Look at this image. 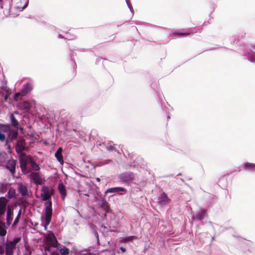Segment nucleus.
Here are the masks:
<instances>
[{
	"instance_id": "nucleus-1",
	"label": "nucleus",
	"mask_w": 255,
	"mask_h": 255,
	"mask_svg": "<svg viewBox=\"0 0 255 255\" xmlns=\"http://www.w3.org/2000/svg\"><path fill=\"white\" fill-rule=\"evenodd\" d=\"M0 130L7 133L6 139H8V142L13 141L18 137L17 130L12 129L8 124H0Z\"/></svg>"
},
{
	"instance_id": "nucleus-2",
	"label": "nucleus",
	"mask_w": 255,
	"mask_h": 255,
	"mask_svg": "<svg viewBox=\"0 0 255 255\" xmlns=\"http://www.w3.org/2000/svg\"><path fill=\"white\" fill-rule=\"evenodd\" d=\"M21 240L20 237H17L14 238L13 241H7L5 244V255H13V250Z\"/></svg>"
},
{
	"instance_id": "nucleus-3",
	"label": "nucleus",
	"mask_w": 255,
	"mask_h": 255,
	"mask_svg": "<svg viewBox=\"0 0 255 255\" xmlns=\"http://www.w3.org/2000/svg\"><path fill=\"white\" fill-rule=\"evenodd\" d=\"M46 204V206L45 207V223L44 224V229L45 230H47V226L50 224L52 215V202L49 201L47 203H45Z\"/></svg>"
},
{
	"instance_id": "nucleus-4",
	"label": "nucleus",
	"mask_w": 255,
	"mask_h": 255,
	"mask_svg": "<svg viewBox=\"0 0 255 255\" xmlns=\"http://www.w3.org/2000/svg\"><path fill=\"white\" fill-rule=\"evenodd\" d=\"M25 140L23 138H20L17 141L15 145V151L17 153H20L24 150H26Z\"/></svg>"
},
{
	"instance_id": "nucleus-5",
	"label": "nucleus",
	"mask_w": 255,
	"mask_h": 255,
	"mask_svg": "<svg viewBox=\"0 0 255 255\" xmlns=\"http://www.w3.org/2000/svg\"><path fill=\"white\" fill-rule=\"evenodd\" d=\"M53 190L52 189L51 191L48 187L43 186L41 189V196L42 197L44 201H48L49 202V199L51 198V194H53ZM47 203V202H46Z\"/></svg>"
},
{
	"instance_id": "nucleus-6",
	"label": "nucleus",
	"mask_w": 255,
	"mask_h": 255,
	"mask_svg": "<svg viewBox=\"0 0 255 255\" xmlns=\"http://www.w3.org/2000/svg\"><path fill=\"white\" fill-rule=\"evenodd\" d=\"M30 176L35 184L41 185L42 184V179L39 172H32Z\"/></svg>"
},
{
	"instance_id": "nucleus-7",
	"label": "nucleus",
	"mask_w": 255,
	"mask_h": 255,
	"mask_svg": "<svg viewBox=\"0 0 255 255\" xmlns=\"http://www.w3.org/2000/svg\"><path fill=\"white\" fill-rule=\"evenodd\" d=\"M16 161L13 159L8 160L6 164V168L8 169L11 175H14L15 173Z\"/></svg>"
},
{
	"instance_id": "nucleus-8",
	"label": "nucleus",
	"mask_w": 255,
	"mask_h": 255,
	"mask_svg": "<svg viewBox=\"0 0 255 255\" xmlns=\"http://www.w3.org/2000/svg\"><path fill=\"white\" fill-rule=\"evenodd\" d=\"M7 200L4 197H0V218L3 216L6 209Z\"/></svg>"
},
{
	"instance_id": "nucleus-9",
	"label": "nucleus",
	"mask_w": 255,
	"mask_h": 255,
	"mask_svg": "<svg viewBox=\"0 0 255 255\" xmlns=\"http://www.w3.org/2000/svg\"><path fill=\"white\" fill-rule=\"evenodd\" d=\"M119 193V194L120 195H124L127 192V190L123 187H113L108 188L106 191L107 193Z\"/></svg>"
},
{
	"instance_id": "nucleus-10",
	"label": "nucleus",
	"mask_w": 255,
	"mask_h": 255,
	"mask_svg": "<svg viewBox=\"0 0 255 255\" xmlns=\"http://www.w3.org/2000/svg\"><path fill=\"white\" fill-rule=\"evenodd\" d=\"M134 174L132 172H127L122 174L120 176L121 179L125 182L133 180L134 179Z\"/></svg>"
},
{
	"instance_id": "nucleus-11",
	"label": "nucleus",
	"mask_w": 255,
	"mask_h": 255,
	"mask_svg": "<svg viewBox=\"0 0 255 255\" xmlns=\"http://www.w3.org/2000/svg\"><path fill=\"white\" fill-rule=\"evenodd\" d=\"M46 241L50 244V246L55 248L57 247L58 242L53 233H49L46 237Z\"/></svg>"
},
{
	"instance_id": "nucleus-12",
	"label": "nucleus",
	"mask_w": 255,
	"mask_h": 255,
	"mask_svg": "<svg viewBox=\"0 0 255 255\" xmlns=\"http://www.w3.org/2000/svg\"><path fill=\"white\" fill-rule=\"evenodd\" d=\"M17 191L23 197L28 195V191L27 186L23 185L22 183H18Z\"/></svg>"
},
{
	"instance_id": "nucleus-13",
	"label": "nucleus",
	"mask_w": 255,
	"mask_h": 255,
	"mask_svg": "<svg viewBox=\"0 0 255 255\" xmlns=\"http://www.w3.org/2000/svg\"><path fill=\"white\" fill-rule=\"evenodd\" d=\"M58 189L59 191L60 195L62 196V199L64 200L65 197L67 195V192L65 186L62 183H60L58 184Z\"/></svg>"
},
{
	"instance_id": "nucleus-14",
	"label": "nucleus",
	"mask_w": 255,
	"mask_h": 255,
	"mask_svg": "<svg viewBox=\"0 0 255 255\" xmlns=\"http://www.w3.org/2000/svg\"><path fill=\"white\" fill-rule=\"evenodd\" d=\"M12 214H13V211L12 210L9 208L8 207L7 211H6V224L7 225L9 226L11 223V221L13 219L12 218Z\"/></svg>"
},
{
	"instance_id": "nucleus-15",
	"label": "nucleus",
	"mask_w": 255,
	"mask_h": 255,
	"mask_svg": "<svg viewBox=\"0 0 255 255\" xmlns=\"http://www.w3.org/2000/svg\"><path fill=\"white\" fill-rule=\"evenodd\" d=\"M62 147H59L57 150L56 151V152H55V157L56 158V159H57V160L60 163H63L64 161H63V156L62 155Z\"/></svg>"
},
{
	"instance_id": "nucleus-16",
	"label": "nucleus",
	"mask_w": 255,
	"mask_h": 255,
	"mask_svg": "<svg viewBox=\"0 0 255 255\" xmlns=\"http://www.w3.org/2000/svg\"><path fill=\"white\" fill-rule=\"evenodd\" d=\"M10 119L11 121V125L17 128H19L21 130H23V128L21 127H19V123L16 120L15 117L14 116L13 114H11L10 116Z\"/></svg>"
},
{
	"instance_id": "nucleus-17",
	"label": "nucleus",
	"mask_w": 255,
	"mask_h": 255,
	"mask_svg": "<svg viewBox=\"0 0 255 255\" xmlns=\"http://www.w3.org/2000/svg\"><path fill=\"white\" fill-rule=\"evenodd\" d=\"M20 167L22 172H25L27 170V163L24 158L19 159Z\"/></svg>"
},
{
	"instance_id": "nucleus-18",
	"label": "nucleus",
	"mask_w": 255,
	"mask_h": 255,
	"mask_svg": "<svg viewBox=\"0 0 255 255\" xmlns=\"http://www.w3.org/2000/svg\"><path fill=\"white\" fill-rule=\"evenodd\" d=\"M31 90L32 87L30 84H27L24 85L23 88L21 90L22 97L25 96Z\"/></svg>"
},
{
	"instance_id": "nucleus-19",
	"label": "nucleus",
	"mask_w": 255,
	"mask_h": 255,
	"mask_svg": "<svg viewBox=\"0 0 255 255\" xmlns=\"http://www.w3.org/2000/svg\"><path fill=\"white\" fill-rule=\"evenodd\" d=\"M6 233L5 224L0 220V236H5Z\"/></svg>"
},
{
	"instance_id": "nucleus-20",
	"label": "nucleus",
	"mask_w": 255,
	"mask_h": 255,
	"mask_svg": "<svg viewBox=\"0 0 255 255\" xmlns=\"http://www.w3.org/2000/svg\"><path fill=\"white\" fill-rule=\"evenodd\" d=\"M101 207L107 213L109 211L110 206L108 205V202L105 199H103L102 200Z\"/></svg>"
},
{
	"instance_id": "nucleus-21",
	"label": "nucleus",
	"mask_w": 255,
	"mask_h": 255,
	"mask_svg": "<svg viewBox=\"0 0 255 255\" xmlns=\"http://www.w3.org/2000/svg\"><path fill=\"white\" fill-rule=\"evenodd\" d=\"M207 216L206 210H202L197 215V218L199 220H202Z\"/></svg>"
},
{
	"instance_id": "nucleus-22",
	"label": "nucleus",
	"mask_w": 255,
	"mask_h": 255,
	"mask_svg": "<svg viewBox=\"0 0 255 255\" xmlns=\"http://www.w3.org/2000/svg\"><path fill=\"white\" fill-rule=\"evenodd\" d=\"M245 169L247 170H255V164L252 163H246L244 165Z\"/></svg>"
},
{
	"instance_id": "nucleus-23",
	"label": "nucleus",
	"mask_w": 255,
	"mask_h": 255,
	"mask_svg": "<svg viewBox=\"0 0 255 255\" xmlns=\"http://www.w3.org/2000/svg\"><path fill=\"white\" fill-rule=\"evenodd\" d=\"M160 200L161 202H163L164 204L168 203L170 200L168 198L167 194L165 192H162L160 196Z\"/></svg>"
},
{
	"instance_id": "nucleus-24",
	"label": "nucleus",
	"mask_w": 255,
	"mask_h": 255,
	"mask_svg": "<svg viewBox=\"0 0 255 255\" xmlns=\"http://www.w3.org/2000/svg\"><path fill=\"white\" fill-rule=\"evenodd\" d=\"M59 251L61 255H67L69 253V250L65 247H60Z\"/></svg>"
},
{
	"instance_id": "nucleus-25",
	"label": "nucleus",
	"mask_w": 255,
	"mask_h": 255,
	"mask_svg": "<svg viewBox=\"0 0 255 255\" xmlns=\"http://www.w3.org/2000/svg\"><path fill=\"white\" fill-rule=\"evenodd\" d=\"M5 141V145L8 143V139H6V135L3 132L0 130V142H3Z\"/></svg>"
},
{
	"instance_id": "nucleus-26",
	"label": "nucleus",
	"mask_w": 255,
	"mask_h": 255,
	"mask_svg": "<svg viewBox=\"0 0 255 255\" xmlns=\"http://www.w3.org/2000/svg\"><path fill=\"white\" fill-rule=\"evenodd\" d=\"M30 108H31L30 104L29 101H24L23 103V104H22V108L24 110L28 111V110H29L30 109Z\"/></svg>"
},
{
	"instance_id": "nucleus-27",
	"label": "nucleus",
	"mask_w": 255,
	"mask_h": 255,
	"mask_svg": "<svg viewBox=\"0 0 255 255\" xmlns=\"http://www.w3.org/2000/svg\"><path fill=\"white\" fill-rule=\"evenodd\" d=\"M31 169L33 171H38L40 170V167L39 165L36 163L35 161L31 165Z\"/></svg>"
},
{
	"instance_id": "nucleus-28",
	"label": "nucleus",
	"mask_w": 255,
	"mask_h": 255,
	"mask_svg": "<svg viewBox=\"0 0 255 255\" xmlns=\"http://www.w3.org/2000/svg\"><path fill=\"white\" fill-rule=\"evenodd\" d=\"M21 210H19V211L18 212V213L16 218L15 219L14 223H13V224L12 225L13 226H15L18 223V222H19V219H20V216H21Z\"/></svg>"
},
{
	"instance_id": "nucleus-29",
	"label": "nucleus",
	"mask_w": 255,
	"mask_h": 255,
	"mask_svg": "<svg viewBox=\"0 0 255 255\" xmlns=\"http://www.w3.org/2000/svg\"><path fill=\"white\" fill-rule=\"evenodd\" d=\"M25 160L27 161V164H30L31 165L32 163L34 162L35 161L33 159V157L30 155H28L26 158H25Z\"/></svg>"
},
{
	"instance_id": "nucleus-30",
	"label": "nucleus",
	"mask_w": 255,
	"mask_h": 255,
	"mask_svg": "<svg viewBox=\"0 0 255 255\" xmlns=\"http://www.w3.org/2000/svg\"><path fill=\"white\" fill-rule=\"evenodd\" d=\"M175 33L177 35H179L182 36H187L190 35V33H189V32L182 33V32H178L177 31H176Z\"/></svg>"
},
{
	"instance_id": "nucleus-31",
	"label": "nucleus",
	"mask_w": 255,
	"mask_h": 255,
	"mask_svg": "<svg viewBox=\"0 0 255 255\" xmlns=\"http://www.w3.org/2000/svg\"><path fill=\"white\" fill-rule=\"evenodd\" d=\"M24 2H25V4L23 6H18L19 8H21L22 9H24L28 5V1L27 0H22Z\"/></svg>"
},
{
	"instance_id": "nucleus-32",
	"label": "nucleus",
	"mask_w": 255,
	"mask_h": 255,
	"mask_svg": "<svg viewBox=\"0 0 255 255\" xmlns=\"http://www.w3.org/2000/svg\"><path fill=\"white\" fill-rule=\"evenodd\" d=\"M20 96H22V92H18L15 94L14 99L16 101L17 100V98L19 97Z\"/></svg>"
},
{
	"instance_id": "nucleus-33",
	"label": "nucleus",
	"mask_w": 255,
	"mask_h": 255,
	"mask_svg": "<svg viewBox=\"0 0 255 255\" xmlns=\"http://www.w3.org/2000/svg\"><path fill=\"white\" fill-rule=\"evenodd\" d=\"M4 253H5V251L4 248L2 246L0 245V255H2Z\"/></svg>"
},
{
	"instance_id": "nucleus-34",
	"label": "nucleus",
	"mask_w": 255,
	"mask_h": 255,
	"mask_svg": "<svg viewBox=\"0 0 255 255\" xmlns=\"http://www.w3.org/2000/svg\"><path fill=\"white\" fill-rule=\"evenodd\" d=\"M20 154V158H26L27 156L26 153L21 152L19 153Z\"/></svg>"
},
{
	"instance_id": "nucleus-35",
	"label": "nucleus",
	"mask_w": 255,
	"mask_h": 255,
	"mask_svg": "<svg viewBox=\"0 0 255 255\" xmlns=\"http://www.w3.org/2000/svg\"><path fill=\"white\" fill-rule=\"evenodd\" d=\"M10 191L11 190H10L8 192V197L9 198H11L12 197H13L15 194V192H14V190H12V194H10Z\"/></svg>"
},
{
	"instance_id": "nucleus-36",
	"label": "nucleus",
	"mask_w": 255,
	"mask_h": 255,
	"mask_svg": "<svg viewBox=\"0 0 255 255\" xmlns=\"http://www.w3.org/2000/svg\"><path fill=\"white\" fill-rule=\"evenodd\" d=\"M44 251L45 252H50V246H45L44 247Z\"/></svg>"
},
{
	"instance_id": "nucleus-37",
	"label": "nucleus",
	"mask_w": 255,
	"mask_h": 255,
	"mask_svg": "<svg viewBox=\"0 0 255 255\" xmlns=\"http://www.w3.org/2000/svg\"><path fill=\"white\" fill-rule=\"evenodd\" d=\"M120 250L122 251V252L125 253L126 252V249L124 247H121Z\"/></svg>"
},
{
	"instance_id": "nucleus-38",
	"label": "nucleus",
	"mask_w": 255,
	"mask_h": 255,
	"mask_svg": "<svg viewBox=\"0 0 255 255\" xmlns=\"http://www.w3.org/2000/svg\"><path fill=\"white\" fill-rule=\"evenodd\" d=\"M7 98H8V95H7V94L5 95L4 96V100L5 102L7 101Z\"/></svg>"
},
{
	"instance_id": "nucleus-39",
	"label": "nucleus",
	"mask_w": 255,
	"mask_h": 255,
	"mask_svg": "<svg viewBox=\"0 0 255 255\" xmlns=\"http://www.w3.org/2000/svg\"><path fill=\"white\" fill-rule=\"evenodd\" d=\"M52 255H59L58 253H54Z\"/></svg>"
},
{
	"instance_id": "nucleus-40",
	"label": "nucleus",
	"mask_w": 255,
	"mask_h": 255,
	"mask_svg": "<svg viewBox=\"0 0 255 255\" xmlns=\"http://www.w3.org/2000/svg\"><path fill=\"white\" fill-rule=\"evenodd\" d=\"M167 120H168L169 119H170V116H168L167 117Z\"/></svg>"
},
{
	"instance_id": "nucleus-41",
	"label": "nucleus",
	"mask_w": 255,
	"mask_h": 255,
	"mask_svg": "<svg viewBox=\"0 0 255 255\" xmlns=\"http://www.w3.org/2000/svg\"><path fill=\"white\" fill-rule=\"evenodd\" d=\"M2 0H0V1H1Z\"/></svg>"
}]
</instances>
